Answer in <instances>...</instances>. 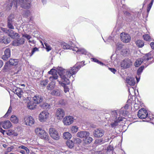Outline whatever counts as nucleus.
<instances>
[{"label": "nucleus", "instance_id": "1", "mask_svg": "<svg viewBox=\"0 0 154 154\" xmlns=\"http://www.w3.org/2000/svg\"><path fill=\"white\" fill-rule=\"evenodd\" d=\"M81 67L80 65L75 64L73 67L65 70V71H64V72L63 73L62 72L60 73L59 74L61 78L60 81L58 79V76L56 70L55 69H52L48 72L49 74L52 75L49 77V79L52 82L54 80H57V82L64 88V92L66 93L69 91V88L66 85L70 83L69 79H71L72 78V81H73L72 75L76 74Z\"/></svg>", "mask_w": 154, "mask_h": 154}, {"label": "nucleus", "instance_id": "2", "mask_svg": "<svg viewBox=\"0 0 154 154\" xmlns=\"http://www.w3.org/2000/svg\"><path fill=\"white\" fill-rule=\"evenodd\" d=\"M19 1V0H7L4 5L3 7L7 11H9L11 10L14 5L13 7L16 9L17 8Z\"/></svg>", "mask_w": 154, "mask_h": 154}, {"label": "nucleus", "instance_id": "3", "mask_svg": "<svg viewBox=\"0 0 154 154\" xmlns=\"http://www.w3.org/2000/svg\"><path fill=\"white\" fill-rule=\"evenodd\" d=\"M111 114L115 119L113 122H112L111 124V127L115 128L118 126L119 123L123 120L125 118L124 117L119 116L117 118V114L116 111H113L111 112Z\"/></svg>", "mask_w": 154, "mask_h": 154}, {"label": "nucleus", "instance_id": "4", "mask_svg": "<svg viewBox=\"0 0 154 154\" xmlns=\"http://www.w3.org/2000/svg\"><path fill=\"white\" fill-rule=\"evenodd\" d=\"M151 54L150 53L146 54L142 58L138 59L136 60L134 64L135 66L136 67H138L142 63L146 64L147 63L146 61L151 59Z\"/></svg>", "mask_w": 154, "mask_h": 154}, {"label": "nucleus", "instance_id": "5", "mask_svg": "<svg viewBox=\"0 0 154 154\" xmlns=\"http://www.w3.org/2000/svg\"><path fill=\"white\" fill-rule=\"evenodd\" d=\"M35 132L38 137L42 139H44L46 140H48L49 137L48 134L45 131L40 128H38L35 129Z\"/></svg>", "mask_w": 154, "mask_h": 154}, {"label": "nucleus", "instance_id": "6", "mask_svg": "<svg viewBox=\"0 0 154 154\" xmlns=\"http://www.w3.org/2000/svg\"><path fill=\"white\" fill-rule=\"evenodd\" d=\"M0 31L7 33L9 36L13 39L16 38L17 37H20L18 33L15 32L12 30L8 29L6 28L1 27Z\"/></svg>", "mask_w": 154, "mask_h": 154}, {"label": "nucleus", "instance_id": "7", "mask_svg": "<svg viewBox=\"0 0 154 154\" xmlns=\"http://www.w3.org/2000/svg\"><path fill=\"white\" fill-rule=\"evenodd\" d=\"M49 134L51 137L54 139L58 140L59 139L60 136L55 128H50L49 129Z\"/></svg>", "mask_w": 154, "mask_h": 154}, {"label": "nucleus", "instance_id": "8", "mask_svg": "<svg viewBox=\"0 0 154 154\" xmlns=\"http://www.w3.org/2000/svg\"><path fill=\"white\" fill-rule=\"evenodd\" d=\"M148 115L146 111L144 108L141 109L138 112L137 116L141 119H144L147 118Z\"/></svg>", "mask_w": 154, "mask_h": 154}, {"label": "nucleus", "instance_id": "9", "mask_svg": "<svg viewBox=\"0 0 154 154\" xmlns=\"http://www.w3.org/2000/svg\"><path fill=\"white\" fill-rule=\"evenodd\" d=\"M24 122L26 125L32 126L35 123L34 119L31 116H26L24 119Z\"/></svg>", "mask_w": 154, "mask_h": 154}, {"label": "nucleus", "instance_id": "10", "mask_svg": "<svg viewBox=\"0 0 154 154\" xmlns=\"http://www.w3.org/2000/svg\"><path fill=\"white\" fill-rule=\"evenodd\" d=\"M30 1L28 0H19L18 4H20L22 8L28 9L30 7Z\"/></svg>", "mask_w": 154, "mask_h": 154}, {"label": "nucleus", "instance_id": "11", "mask_svg": "<svg viewBox=\"0 0 154 154\" xmlns=\"http://www.w3.org/2000/svg\"><path fill=\"white\" fill-rule=\"evenodd\" d=\"M49 115V113L46 111L41 112L39 115V121L41 122L45 121L48 117Z\"/></svg>", "mask_w": 154, "mask_h": 154}, {"label": "nucleus", "instance_id": "12", "mask_svg": "<svg viewBox=\"0 0 154 154\" xmlns=\"http://www.w3.org/2000/svg\"><path fill=\"white\" fill-rule=\"evenodd\" d=\"M74 120L72 116H67L63 119V122L65 125H69L73 122Z\"/></svg>", "mask_w": 154, "mask_h": 154}, {"label": "nucleus", "instance_id": "13", "mask_svg": "<svg viewBox=\"0 0 154 154\" xmlns=\"http://www.w3.org/2000/svg\"><path fill=\"white\" fill-rule=\"evenodd\" d=\"M132 62L128 59H125L121 62V67L124 69L128 68L131 65Z\"/></svg>", "mask_w": 154, "mask_h": 154}, {"label": "nucleus", "instance_id": "14", "mask_svg": "<svg viewBox=\"0 0 154 154\" xmlns=\"http://www.w3.org/2000/svg\"><path fill=\"white\" fill-rule=\"evenodd\" d=\"M65 115V112L63 109L60 108L56 110V115L58 119H62Z\"/></svg>", "mask_w": 154, "mask_h": 154}, {"label": "nucleus", "instance_id": "15", "mask_svg": "<svg viewBox=\"0 0 154 154\" xmlns=\"http://www.w3.org/2000/svg\"><path fill=\"white\" fill-rule=\"evenodd\" d=\"M121 40L126 43L129 42L131 40V37L129 35L125 33H122L120 34Z\"/></svg>", "mask_w": 154, "mask_h": 154}, {"label": "nucleus", "instance_id": "16", "mask_svg": "<svg viewBox=\"0 0 154 154\" xmlns=\"http://www.w3.org/2000/svg\"><path fill=\"white\" fill-rule=\"evenodd\" d=\"M104 132L103 129L97 128L94 130V135L95 137H100L104 134Z\"/></svg>", "mask_w": 154, "mask_h": 154}, {"label": "nucleus", "instance_id": "17", "mask_svg": "<svg viewBox=\"0 0 154 154\" xmlns=\"http://www.w3.org/2000/svg\"><path fill=\"white\" fill-rule=\"evenodd\" d=\"M118 7L119 11H120L121 10H123V13L126 16L129 17L130 16L131 14L129 12L125 10H127V8L124 4L121 3V5H120V6L118 5Z\"/></svg>", "mask_w": 154, "mask_h": 154}, {"label": "nucleus", "instance_id": "18", "mask_svg": "<svg viewBox=\"0 0 154 154\" xmlns=\"http://www.w3.org/2000/svg\"><path fill=\"white\" fill-rule=\"evenodd\" d=\"M113 150V147L111 145H109L106 149H103L102 151H98L99 154L104 153L105 154H112Z\"/></svg>", "mask_w": 154, "mask_h": 154}, {"label": "nucleus", "instance_id": "19", "mask_svg": "<svg viewBox=\"0 0 154 154\" xmlns=\"http://www.w3.org/2000/svg\"><path fill=\"white\" fill-rule=\"evenodd\" d=\"M19 37H17L16 39L13 42V45L15 46H19L20 45L23 44L25 42L24 38H19Z\"/></svg>", "mask_w": 154, "mask_h": 154}, {"label": "nucleus", "instance_id": "20", "mask_svg": "<svg viewBox=\"0 0 154 154\" xmlns=\"http://www.w3.org/2000/svg\"><path fill=\"white\" fill-rule=\"evenodd\" d=\"M11 56V50L9 48H6L4 53V54L2 56V58L5 60H7Z\"/></svg>", "mask_w": 154, "mask_h": 154}, {"label": "nucleus", "instance_id": "21", "mask_svg": "<svg viewBox=\"0 0 154 154\" xmlns=\"http://www.w3.org/2000/svg\"><path fill=\"white\" fill-rule=\"evenodd\" d=\"M89 132L85 131H82L78 132L77 134V136L80 138H84L88 135H89Z\"/></svg>", "mask_w": 154, "mask_h": 154}, {"label": "nucleus", "instance_id": "22", "mask_svg": "<svg viewBox=\"0 0 154 154\" xmlns=\"http://www.w3.org/2000/svg\"><path fill=\"white\" fill-rule=\"evenodd\" d=\"M10 38L6 36L0 37V42L2 43L8 44L10 42Z\"/></svg>", "mask_w": 154, "mask_h": 154}, {"label": "nucleus", "instance_id": "23", "mask_svg": "<svg viewBox=\"0 0 154 154\" xmlns=\"http://www.w3.org/2000/svg\"><path fill=\"white\" fill-rule=\"evenodd\" d=\"M43 98L40 95H35L33 99V101L36 104H39L42 101Z\"/></svg>", "mask_w": 154, "mask_h": 154}, {"label": "nucleus", "instance_id": "24", "mask_svg": "<svg viewBox=\"0 0 154 154\" xmlns=\"http://www.w3.org/2000/svg\"><path fill=\"white\" fill-rule=\"evenodd\" d=\"M12 124L8 120L5 121L2 123V127L5 129H7L10 128Z\"/></svg>", "mask_w": 154, "mask_h": 154}, {"label": "nucleus", "instance_id": "25", "mask_svg": "<svg viewBox=\"0 0 154 154\" xmlns=\"http://www.w3.org/2000/svg\"><path fill=\"white\" fill-rule=\"evenodd\" d=\"M18 61L17 59H11L10 60L7 62L6 65L5 66V67L6 68V65L9 63L10 65L12 66H15L18 64Z\"/></svg>", "mask_w": 154, "mask_h": 154}, {"label": "nucleus", "instance_id": "26", "mask_svg": "<svg viewBox=\"0 0 154 154\" xmlns=\"http://www.w3.org/2000/svg\"><path fill=\"white\" fill-rule=\"evenodd\" d=\"M36 104L33 101H30L28 103L27 106L29 109H33L35 108L36 106Z\"/></svg>", "mask_w": 154, "mask_h": 154}, {"label": "nucleus", "instance_id": "27", "mask_svg": "<svg viewBox=\"0 0 154 154\" xmlns=\"http://www.w3.org/2000/svg\"><path fill=\"white\" fill-rule=\"evenodd\" d=\"M92 138L89 136V135L86 136L83 139V141L86 144L91 143L92 141Z\"/></svg>", "mask_w": 154, "mask_h": 154}, {"label": "nucleus", "instance_id": "28", "mask_svg": "<svg viewBox=\"0 0 154 154\" xmlns=\"http://www.w3.org/2000/svg\"><path fill=\"white\" fill-rule=\"evenodd\" d=\"M126 82L129 85L131 86H134L135 84L134 79L133 78H127Z\"/></svg>", "mask_w": 154, "mask_h": 154}, {"label": "nucleus", "instance_id": "29", "mask_svg": "<svg viewBox=\"0 0 154 154\" xmlns=\"http://www.w3.org/2000/svg\"><path fill=\"white\" fill-rule=\"evenodd\" d=\"M61 92L60 90L58 89H55L52 91L51 93V94L54 96H60Z\"/></svg>", "mask_w": 154, "mask_h": 154}, {"label": "nucleus", "instance_id": "30", "mask_svg": "<svg viewBox=\"0 0 154 154\" xmlns=\"http://www.w3.org/2000/svg\"><path fill=\"white\" fill-rule=\"evenodd\" d=\"M23 92V91L20 88H16L15 89L14 92L20 98L22 97Z\"/></svg>", "mask_w": 154, "mask_h": 154}, {"label": "nucleus", "instance_id": "31", "mask_svg": "<svg viewBox=\"0 0 154 154\" xmlns=\"http://www.w3.org/2000/svg\"><path fill=\"white\" fill-rule=\"evenodd\" d=\"M72 137L71 134L68 132H64L63 134V137L64 139L69 140Z\"/></svg>", "mask_w": 154, "mask_h": 154}, {"label": "nucleus", "instance_id": "32", "mask_svg": "<svg viewBox=\"0 0 154 154\" xmlns=\"http://www.w3.org/2000/svg\"><path fill=\"white\" fill-rule=\"evenodd\" d=\"M62 47L64 49H69L71 48L70 46L68 44L64 42H62L61 44Z\"/></svg>", "mask_w": 154, "mask_h": 154}, {"label": "nucleus", "instance_id": "33", "mask_svg": "<svg viewBox=\"0 0 154 154\" xmlns=\"http://www.w3.org/2000/svg\"><path fill=\"white\" fill-rule=\"evenodd\" d=\"M10 120L14 124H17L18 122V119L14 115L11 116L10 118Z\"/></svg>", "mask_w": 154, "mask_h": 154}, {"label": "nucleus", "instance_id": "34", "mask_svg": "<svg viewBox=\"0 0 154 154\" xmlns=\"http://www.w3.org/2000/svg\"><path fill=\"white\" fill-rule=\"evenodd\" d=\"M14 19L15 16L14 14H11L8 17L7 22H14Z\"/></svg>", "mask_w": 154, "mask_h": 154}, {"label": "nucleus", "instance_id": "35", "mask_svg": "<svg viewBox=\"0 0 154 154\" xmlns=\"http://www.w3.org/2000/svg\"><path fill=\"white\" fill-rule=\"evenodd\" d=\"M18 148L20 149L23 150L26 154H29V150L28 148L23 146H19Z\"/></svg>", "mask_w": 154, "mask_h": 154}, {"label": "nucleus", "instance_id": "36", "mask_svg": "<svg viewBox=\"0 0 154 154\" xmlns=\"http://www.w3.org/2000/svg\"><path fill=\"white\" fill-rule=\"evenodd\" d=\"M23 14L24 17L27 18L31 16V13L28 10H24L23 12Z\"/></svg>", "mask_w": 154, "mask_h": 154}, {"label": "nucleus", "instance_id": "37", "mask_svg": "<svg viewBox=\"0 0 154 154\" xmlns=\"http://www.w3.org/2000/svg\"><path fill=\"white\" fill-rule=\"evenodd\" d=\"M137 45L140 48L143 47L144 45L143 42L140 40H138L136 42Z\"/></svg>", "mask_w": 154, "mask_h": 154}, {"label": "nucleus", "instance_id": "38", "mask_svg": "<svg viewBox=\"0 0 154 154\" xmlns=\"http://www.w3.org/2000/svg\"><path fill=\"white\" fill-rule=\"evenodd\" d=\"M119 112L120 115H123L124 116L127 115L128 113V112L125 109V108H122Z\"/></svg>", "mask_w": 154, "mask_h": 154}, {"label": "nucleus", "instance_id": "39", "mask_svg": "<svg viewBox=\"0 0 154 154\" xmlns=\"http://www.w3.org/2000/svg\"><path fill=\"white\" fill-rule=\"evenodd\" d=\"M53 82V84L51 85L49 84L47 87V88L50 90H52L54 88L55 82L57 81V80H54L53 82Z\"/></svg>", "mask_w": 154, "mask_h": 154}, {"label": "nucleus", "instance_id": "40", "mask_svg": "<svg viewBox=\"0 0 154 154\" xmlns=\"http://www.w3.org/2000/svg\"><path fill=\"white\" fill-rule=\"evenodd\" d=\"M14 22H7V26L9 29H14Z\"/></svg>", "mask_w": 154, "mask_h": 154}, {"label": "nucleus", "instance_id": "41", "mask_svg": "<svg viewBox=\"0 0 154 154\" xmlns=\"http://www.w3.org/2000/svg\"><path fill=\"white\" fill-rule=\"evenodd\" d=\"M41 106L44 109H49L51 108V105L47 103H43L41 105Z\"/></svg>", "mask_w": 154, "mask_h": 154}, {"label": "nucleus", "instance_id": "42", "mask_svg": "<svg viewBox=\"0 0 154 154\" xmlns=\"http://www.w3.org/2000/svg\"><path fill=\"white\" fill-rule=\"evenodd\" d=\"M78 129V127L76 126H72L70 128V130L72 133H75L77 132Z\"/></svg>", "mask_w": 154, "mask_h": 154}, {"label": "nucleus", "instance_id": "43", "mask_svg": "<svg viewBox=\"0 0 154 154\" xmlns=\"http://www.w3.org/2000/svg\"><path fill=\"white\" fill-rule=\"evenodd\" d=\"M66 145L70 148H72L74 146V143L72 140H69L66 143Z\"/></svg>", "mask_w": 154, "mask_h": 154}, {"label": "nucleus", "instance_id": "44", "mask_svg": "<svg viewBox=\"0 0 154 154\" xmlns=\"http://www.w3.org/2000/svg\"><path fill=\"white\" fill-rule=\"evenodd\" d=\"M143 37L144 39L146 41H150L151 39L150 36L148 34L143 35Z\"/></svg>", "mask_w": 154, "mask_h": 154}, {"label": "nucleus", "instance_id": "45", "mask_svg": "<svg viewBox=\"0 0 154 154\" xmlns=\"http://www.w3.org/2000/svg\"><path fill=\"white\" fill-rule=\"evenodd\" d=\"M48 80H43L41 81L40 84L42 87L45 86L48 83Z\"/></svg>", "mask_w": 154, "mask_h": 154}, {"label": "nucleus", "instance_id": "46", "mask_svg": "<svg viewBox=\"0 0 154 154\" xmlns=\"http://www.w3.org/2000/svg\"><path fill=\"white\" fill-rule=\"evenodd\" d=\"M144 68V66H142L140 67L138 69L137 73L138 75H139L142 72Z\"/></svg>", "mask_w": 154, "mask_h": 154}, {"label": "nucleus", "instance_id": "47", "mask_svg": "<svg viewBox=\"0 0 154 154\" xmlns=\"http://www.w3.org/2000/svg\"><path fill=\"white\" fill-rule=\"evenodd\" d=\"M91 59L92 60V61H93L97 63L98 64L100 65H103V63L102 62H100L96 58H92Z\"/></svg>", "mask_w": 154, "mask_h": 154}, {"label": "nucleus", "instance_id": "48", "mask_svg": "<svg viewBox=\"0 0 154 154\" xmlns=\"http://www.w3.org/2000/svg\"><path fill=\"white\" fill-rule=\"evenodd\" d=\"M123 55L125 56L127 53H128V50L126 48H124L122 51Z\"/></svg>", "mask_w": 154, "mask_h": 154}, {"label": "nucleus", "instance_id": "49", "mask_svg": "<svg viewBox=\"0 0 154 154\" xmlns=\"http://www.w3.org/2000/svg\"><path fill=\"white\" fill-rule=\"evenodd\" d=\"M59 104L61 106H65L66 104V101L63 99H61L59 100L58 102Z\"/></svg>", "mask_w": 154, "mask_h": 154}, {"label": "nucleus", "instance_id": "50", "mask_svg": "<svg viewBox=\"0 0 154 154\" xmlns=\"http://www.w3.org/2000/svg\"><path fill=\"white\" fill-rule=\"evenodd\" d=\"M86 51L83 48H79V52H78L79 54H86Z\"/></svg>", "mask_w": 154, "mask_h": 154}, {"label": "nucleus", "instance_id": "51", "mask_svg": "<svg viewBox=\"0 0 154 154\" xmlns=\"http://www.w3.org/2000/svg\"><path fill=\"white\" fill-rule=\"evenodd\" d=\"M14 131L12 130H7L6 134L10 136L13 134H14Z\"/></svg>", "mask_w": 154, "mask_h": 154}, {"label": "nucleus", "instance_id": "52", "mask_svg": "<svg viewBox=\"0 0 154 154\" xmlns=\"http://www.w3.org/2000/svg\"><path fill=\"white\" fill-rule=\"evenodd\" d=\"M39 51L38 49L36 47H35L33 48L32 51V52L30 53V56H31L35 52L38 51Z\"/></svg>", "mask_w": 154, "mask_h": 154}, {"label": "nucleus", "instance_id": "53", "mask_svg": "<svg viewBox=\"0 0 154 154\" xmlns=\"http://www.w3.org/2000/svg\"><path fill=\"white\" fill-rule=\"evenodd\" d=\"M11 110H12V108L11 106H10L9 107L8 109V110L7 113H6V114L5 115V117H6L8 116V115L10 114V113L11 112Z\"/></svg>", "mask_w": 154, "mask_h": 154}, {"label": "nucleus", "instance_id": "54", "mask_svg": "<svg viewBox=\"0 0 154 154\" xmlns=\"http://www.w3.org/2000/svg\"><path fill=\"white\" fill-rule=\"evenodd\" d=\"M116 48L119 50L122 49L123 47V45L117 43L116 45Z\"/></svg>", "mask_w": 154, "mask_h": 154}, {"label": "nucleus", "instance_id": "55", "mask_svg": "<svg viewBox=\"0 0 154 154\" xmlns=\"http://www.w3.org/2000/svg\"><path fill=\"white\" fill-rule=\"evenodd\" d=\"M45 45L47 51H48L51 49V48L49 45H48L47 44H45Z\"/></svg>", "mask_w": 154, "mask_h": 154}, {"label": "nucleus", "instance_id": "56", "mask_svg": "<svg viewBox=\"0 0 154 154\" xmlns=\"http://www.w3.org/2000/svg\"><path fill=\"white\" fill-rule=\"evenodd\" d=\"M23 36L26 38L28 40L29 39L31 38V36L27 34H24L23 35Z\"/></svg>", "mask_w": 154, "mask_h": 154}, {"label": "nucleus", "instance_id": "57", "mask_svg": "<svg viewBox=\"0 0 154 154\" xmlns=\"http://www.w3.org/2000/svg\"><path fill=\"white\" fill-rule=\"evenodd\" d=\"M71 49H72L73 51H76L78 53L79 52V48L77 47H75L73 48H71Z\"/></svg>", "mask_w": 154, "mask_h": 154}, {"label": "nucleus", "instance_id": "58", "mask_svg": "<svg viewBox=\"0 0 154 154\" xmlns=\"http://www.w3.org/2000/svg\"><path fill=\"white\" fill-rule=\"evenodd\" d=\"M13 148L14 147L13 146L8 147L7 149V152H10Z\"/></svg>", "mask_w": 154, "mask_h": 154}, {"label": "nucleus", "instance_id": "59", "mask_svg": "<svg viewBox=\"0 0 154 154\" xmlns=\"http://www.w3.org/2000/svg\"><path fill=\"white\" fill-rule=\"evenodd\" d=\"M109 69L114 74H115L116 71V70L114 68H109Z\"/></svg>", "mask_w": 154, "mask_h": 154}, {"label": "nucleus", "instance_id": "60", "mask_svg": "<svg viewBox=\"0 0 154 154\" xmlns=\"http://www.w3.org/2000/svg\"><path fill=\"white\" fill-rule=\"evenodd\" d=\"M75 141L78 144H79L81 142V140L79 138H77L75 139Z\"/></svg>", "mask_w": 154, "mask_h": 154}, {"label": "nucleus", "instance_id": "61", "mask_svg": "<svg viewBox=\"0 0 154 154\" xmlns=\"http://www.w3.org/2000/svg\"><path fill=\"white\" fill-rule=\"evenodd\" d=\"M152 5H151V4H149V5H148V6L147 7V12L148 13L149 12L151 7H152Z\"/></svg>", "mask_w": 154, "mask_h": 154}, {"label": "nucleus", "instance_id": "62", "mask_svg": "<svg viewBox=\"0 0 154 154\" xmlns=\"http://www.w3.org/2000/svg\"><path fill=\"white\" fill-rule=\"evenodd\" d=\"M19 152L22 154H26V152L23 150H22V149H19L18 150Z\"/></svg>", "mask_w": 154, "mask_h": 154}, {"label": "nucleus", "instance_id": "63", "mask_svg": "<svg viewBox=\"0 0 154 154\" xmlns=\"http://www.w3.org/2000/svg\"><path fill=\"white\" fill-rule=\"evenodd\" d=\"M7 130H5L2 129H1L0 130V132L3 134H6Z\"/></svg>", "mask_w": 154, "mask_h": 154}, {"label": "nucleus", "instance_id": "64", "mask_svg": "<svg viewBox=\"0 0 154 154\" xmlns=\"http://www.w3.org/2000/svg\"><path fill=\"white\" fill-rule=\"evenodd\" d=\"M150 45L151 48L154 50V42H151L150 44Z\"/></svg>", "mask_w": 154, "mask_h": 154}]
</instances>
